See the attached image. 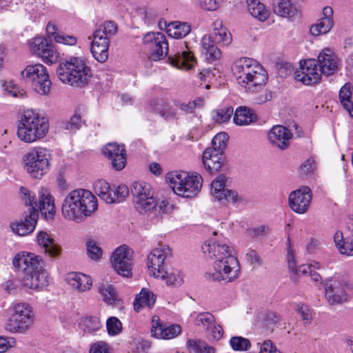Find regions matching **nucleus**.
Masks as SVG:
<instances>
[{"label": "nucleus", "instance_id": "4be33fe9", "mask_svg": "<svg viewBox=\"0 0 353 353\" xmlns=\"http://www.w3.org/2000/svg\"><path fill=\"white\" fill-rule=\"evenodd\" d=\"M74 194L72 191L64 199L61 206L62 214L65 219L80 223L85 220L83 211L79 207Z\"/></svg>", "mask_w": 353, "mask_h": 353}, {"label": "nucleus", "instance_id": "338daca9", "mask_svg": "<svg viewBox=\"0 0 353 353\" xmlns=\"http://www.w3.org/2000/svg\"><path fill=\"white\" fill-rule=\"evenodd\" d=\"M340 248V254L348 256H353V236H347L343 246Z\"/></svg>", "mask_w": 353, "mask_h": 353}, {"label": "nucleus", "instance_id": "f03ea898", "mask_svg": "<svg viewBox=\"0 0 353 353\" xmlns=\"http://www.w3.org/2000/svg\"><path fill=\"white\" fill-rule=\"evenodd\" d=\"M57 74L63 83L76 87L88 84L92 77L90 68L81 57H71L60 63Z\"/></svg>", "mask_w": 353, "mask_h": 353}, {"label": "nucleus", "instance_id": "7c9ffc66", "mask_svg": "<svg viewBox=\"0 0 353 353\" xmlns=\"http://www.w3.org/2000/svg\"><path fill=\"white\" fill-rule=\"evenodd\" d=\"M168 59L171 65L183 70H190L196 63L194 56L189 50H181L174 55H170Z\"/></svg>", "mask_w": 353, "mask_h": 353}, {"label": "nucleus", "instance_id": "2f4dec72", "mask_svg": "<svg viewBox=\"0 0 353 353\" xmlns=\"http://www.w3.org/2000/svg\"><path fill=\"white\" fill-rule=\"evenodd\" d=\"M223 154L214 149L207 148L203 154V163L210 173L219 170L223 165Z\"/></svg>", "mask_w": 353, "mask_h": 353}, {"label": "nucleus", "instance_id": "bb28decb", "mask_svg": "<svg viewBox=\"0 0 353 353\" xmlns=\"http://www.w3.org/2000/svg\"><path fill=\"white\" fill-rule=\"evenodd\" d=\"M292 134L290 130L282 125H274L268 132L270 143L281 150L287 149Z\"/></svg>", "mask_w": 353, "mask_h": 353}, {"label": "nucleus", "instance_id": "39448f33", "mask_svg": "<svg viewBox=\"0 0 353 353\" xmlns=\"http://www.w3.org/2000/svg\"><path fill=\"white\" fill-rule=\"evenodd\" d=\"M117 32V26L111 21L104 22L94 31L91 52L99 62L103 63L107 60L110 40Z\"/></svg>", "mask_w": 353, "mask_h": 353}, {"label": "nucleus", "instance_id": "4d7b16f0", "mask_svg": "<svg viewBox=\"0 0 353 353\" xmlns=\"http://www.w3.org/2000/svg\"><path fill=\"white\" fill-rule=\"evenodd\" d=\"M87 252L90 258L98 260L101 258L103 251L99 245L93 239H90L87 243Z\"/></svg>", "mask_w": 353, "mask_h": 353}, {"label": "nucleus", "instance_id": "9b49d317", "mask_svg": "<svg viewBox=\"0 0 353 353\" xmlns=\"http://www.w3.org/2000/svg\"><path fill=\"white\" fill-rule=\"evenodd\" d=\"M27 45L30 52L41 59L46 64L52 65L59 59V52L53 43L46 37L32 38L28 41Z\"/></svg>", "mask_w": 353, "mask_h": 353}, {"label": "nucleus", "instance_id": "423d86ee", "mask_svg": "<svg viewBox=\"0 0 353 353\" xmlns=\"http://www.w3.org/2000/svg\"><path fill=\"white\" fill-rule=\"evenodd\" d=\"M48 128V119L38 111L33 109L23 111V141L31 143L43 138Z\"/></svg>", "mask_w": 353, "mask_h": 353}, {"label": "nucleus", "instance_id": "774afa93", "mask_svg": "<svg viewBox=\"0 0 353 353\" xmlns=\"http://www.w3.org/2000/svg\"><path fill=\"white\" fill-rule=\"evenodd\" d=\"M108 346L103 341H98L93 343L90 349V353H108Z\"/></svg>", "mask_w": 353, "mask_h": 353}, {"label": "nucleus", "instance_id": "864d4df0", "mask_svg": "<svg viewBox=\"0 0 353 353\" xmlns=\"http://www.w3.org/2000/svg\"><path fill=\"white\" fill-rule=\"evenodd\" d=\"M228 135L225 132H220L216 134L212 140V148L208 149H214L217 152L223 153L226 147Z\"/></svg>", "mask_w": 353, "mask_h": 353}, {"label": "nucleus", "instance_id": "4c0bfd02", "mask_svg": "<svg viewBox=\"0 0 353 353\" xmlns=\"http://www.w3.org/2000/svg\"><path fill=\"white\" fill-rule=\"evenodd\" d=\"M148 190V183L144 181H135L132 184L131 192L133 196V201L137 211L143 210V200L142 196L144 191Z\"/></svg>", "mask_w": 353, "mask_h": 353}, {"label": "nucleus", "instance_id": "8fccbe9b", "mask_svg": "<svg viewBox=\"0 0 353 353\" xmlns=\"http://www.w3.org/2000/svg\"><path fill=\"white\" fill-rule=\"evenodd\" d=\"M233 112V108L232 107H227L212 111V116L216 123H223L229 121Z\"/></svg>", "mask_w": 353, "mask_h": 353}, {"label": "nucleus", "instance_id": "72a5a7b5", "mask_svg": "<svg viewBox=\"0 0 353 353\" xmlns=\"http://www.w3.org/2000/svg\"><path fill=\"white\" fill-rule=\"evenodd\" d=\"M257 119V116L252 110L245 106L238 107L235 111L233 121L239 126L248 125Z\"/></svg>", "mask_w": 353, "mask_h": 353}, {"label": "nucleus", "instance_id": "6ab92c4d", "mask_svg": "<svg viewBox=\"0 0 353 353\" xmlns=\"http://www.w3.org/2000/svg\"><path fill=\"white\" fill-rule=\"evenodd\" d=\"M272 9L274 14L290 21L301 15L298 0H273Z\"/></svg>", "mask_w": 353, "mask_h": 353}, {"label": "nucleus", "instance_id": "1a4fd4ad", "mask_svg": "<svg viewBox=\"0 0 353 353\" xmlns=\"http://www.w3.org/2000/svg\"><path fill=\"white\" fill-rule=\"evenodd\" d=\"M239 263L235 256H228L225 260L215 261L212 271L206 272L205 276L213 281L231 282L239 276Z\"/></svg>", "mask_w": 353, "mask_h": 353}, {"label": "nucleus", "instance_id": "0eeeda50", "mask_svg": "<svg viewBox=\"0 0 353 353\" xmlns=\"http://www.w3.org/2000/svg\"><path fill=\"white\" fill-rule=\"evenodd\" d=\"M23 81L41 95L49 94L52 82L47 68L41 63L29 65L23 70Z\"/></svg>", "mask_w": 353, "mask_h": 353}, {"label": "nucleus", "instance_id": "f704fd0d", "mask_svg": "<svg viewBox=\"0 0 353 353\" xmlns=\"http://www.w3.org/2000/svg\"><path fill=\"white\" fill-rule=\"evenodd\" d=\"M11 314L6 324V329L10 332H17L21 328L22 322V305L14 303L11 307Z\"/></svg>", "mask_w": 353, "mask_h": 353}, {"label": "nucleus", "instance_id": "37998d69", "mask_svg": "<svg viewBox=\"0 0 353 353\" xmlns=\"http://www.w3.org/2000/svg\"><path fill=\"white\" fill-rule=\"evenodd\" d=\"M30 208L31 212H26L28 214H26L23 219V236L33 232L38 222V210Z\"/></svg>", "mask_w": 353, "mask_h": 353}, {"label": "nucleus", "instance_id": "6e6d98bb", "mask_svg": "<svg viewBox=\"0 0 353 353\" xmlns=\"http://www.w3.org/2000/svg\"><path fill=\"white\" fill-rule=\"evenodd\" d=\"M129 194L128 188L123 184L119 185L114 190H112V203L123 201Z\"/></svg>", "mask_w": 353, "mask_h": 353}, {"label": "nucleus", "instance_id": "6e6552de", "mask_svg": "<svg viewBox=\"0 0 353 353\" xmlns=\"http://www.w3.org/2000/svg\"><path fill=\"white\" fill-rule=\"evenodd\" d=\"M325 296L331 305L347 303L353 290L352 284L344 278L334 277L324 283Z\"/></svg>", "mask_w": 353, "mask_h": 353}, {"label": "nucleus", "instance_id": "473e14b6", "mask_svg": "<svg viewBox=\"0 0 353 353\" xmlns=\"http://www.w3.org/2000/svg\"><path fill=\"white\" fill-rule=\"evenodd\" d=\"M249 13L260 21H265L270 16V10L259 0H246Z\"/></svg>", "mask_w": 353, "mask_h": 353}, {"label": "nucleus", "instance_id": "603ef678", "mask_svg": "<svg viewBox=\"0 0 353 353\" xmlns=\"http://www.w3.org/2000/svg\"><path fill=\"white\" fill-rule=\"evenodd\" d=\"M37 206L36 194L23 188V213L26 212H31L32 208L34 210H37L36 207Z\"/></svg>", "mask_w": 353, "mask_h": 353}, {"label": "nucleus", "instance_id": "a211bd4d", "mask_svg": "<svg viewBox=\"0 0 353 353\" xmlns=\"http://www.w3.org/2000/svg\"><path fill=\"white\" fill-rule=\"evenodd\" d=\"M226 177L221 174L211 183V192L218 201L225 200L228 203H236L242 201L236 192L225 188Z\"/></svg>", "mask_w": 353, "mask_h": 353}, {"label": "nucleus", "instance_id": "13d9d810", "mask_svg": "<svg viewBox=\"0 0 353 353\" xmlns=\"http://www.w3.org/2000/svg\"><path fill=\"white\" fill-rule=\"evenodd\" d=\"M81 123L82 120L81 115L75 112L69 121L63 123V128L69 130L70 132H75L81 128Z\"/></svg>", "mask_w": 353, "mask_h": 353}, {"label": "nucleus", "instance_id": "3c124183", "mask_svg": "<svg viewBox=\"0 0 353 353\" xmlns=\"http://www.w3.org/2000/svg\"><path fill=\"white\" fill-rule=\"evenodd\" d=\"M230 345L233 350L239 352L247 351L251 347L250 340L242 336H232Z\"/></svg>", "mask_w": 353, "mask_h": 353}, {"label": "nucleus", "instance_id": "c85d7f7f", "mask_svg": "<svg viewBox=\"0 0 353 353\" xmlns=\"http://www.w3.org/2000/svg\"><path fill=\"white\" fill-rule=\"evenodd\" d=\"M65 281L73 290L78 292L88 291L92 285L91 277L81 272H69L66 275Z\"/></svg>", "mask_w": 353, "mask_h": 353}, {"label": "nucleus", "instance_id": "c03bdc74", "mask_svg": "<svg viewBox=\"0 0 353 353\" xmlns=\"http://www.w3.org/2000/svg\"><path fill=\"white\" fill-rule=\"evenodd\" d=\"M79 325L84 332L89 334L97 332L102 327L101 321L97 316H87L81 320Z\"/></svg>", "mask_w": 353, "mask_h": 353}, {"label": "nucleus", "instance_id": "69168bd1", "mask_svg": "<svg viewBox=\"0 0 353 353\" xmlns=\"http://www.w3.org/2000/svg\"><path fill=\"white\" fill-rule=\"evenodd\" d=\"M295 310L301 314L304 323H310L312 320V313L307 305L303 304H297Z\"/></svg>", "mask_w": 353, "mask_h": 353}, {"label": "nucleus", "instance_id": "f3484780", "mask_svg": "<svg viewBox=\"0 0 353 353\" xmlns=\"http://www.w3.org/2000/svg\"><path fill=\"white\" fill-rule=\"evenodd\" d=\"M202 250L206 257L215 261L225 260L228 256H234V249L226 240L220 241H206L202 245Z\"/></svg>", "mask_w": 353, "mask_h": 353}, {"label": "nucleus", "instance_id": "393cba45", "mask_svg": "<svg viewBox=\"0 0 353 353\" xmlns=\"http://www.w3.org/2000/svg\"><path fill=\"white\" fill-rule=\"evenodd\" d=\"M316 61L321 72L325 76L333 74L339 68V59L333 51L329 48L323 49L319 54Z\"/></svg>", "mask_w": 353, "mask_h": 353}, {"label": "nucleus", "instance_id": "9d476101", "mask_svg": "<svg viewBox=\"0 0 353 353\" xmlns=\"http://www.w3.org/2000/svg\"><path fill=\"white\" fill-rule=\"evenodd\" d=\"M26 167L32 177L41 179L49 170L50 154L46 149L34 148L26 154Z\"/></svg>", "mask_w": 353, "mask_h": 353}, {"label": "nucleus", "instance_id": "c756f323", "mask_svg": "<svg viewBox=\"0 0 353 353\" xmlns=\"http://www.w3.org/2000/svg\"><path fill=\"white\" fill-rule=\"evenodd\" d=\"M36 242L44 249V252L50 257H57L61 254V248L46 231H39L37 234Z\"/></svg>", "mask_w": 353, "mask_h": 353}, {"label": "nucleus", "instance_id": "0e129e2a", "mask_svg": "<svg viewBox=\"0 0 353 353\" xmlns=\"http://www.w3.org/2000/svg\"><path fill=\"white\" fill-rule=\"evenodd\" d=\"M54 41L58 43L66 46H74L77 43V39L73 35L60 32L59 34L56 35Z\"/></svg>", "mask_w": 353, "mask_h": 353}, {"label": "nucleus", "instance_id": "e433bc0d", "mask_svg": "<svg viewBox=\"0 0 353 353\" xmlns=\"http://www.w3.org/2000/svg\"><path fill=\"white\" fill-rule=\"evenodd\" d=\"M98 292L101 296L103 301L110 305H116L119 303L118 292L115 288L109 283H103L98 287Z\"/></svg>", "mask_w": 353, "mask_h": 353}, {"label": "nucleus", "instance_id": "79ce46f5", "mask_svg": "<svg viewBox=\"0 0 353 353\" xmlns=\"http://www.w3.org/2000/svg\"><path fill=\"white\" fill-rule=\"evenodd\" d=\"M165 272L166 275L164 277H158L157 279L165 280L168 285L179 286L183 283V275L179 270L172 268L168 269L167 267Z\"/></svg>", "mask_w": 353, "mask_h": 353}, {"label": "nucleus", "instance_id": "412c9836", "mask_svg": "<svg viewBox=\"0 0 353 353\" xmlns=\"http://www.w3.org/2000/svg\"><path fill=\"white\" fill-rule=\"evenodd\" d=\"M103 154L111 160L115 170H121L125 166L126 152L124 145L110 143L103 149Z\"/></svg>", "mask_w": 353, "mask_h": 353}, {"label": "nucleus", "instance_id": "4468645a", "mask_svg": "<svg viewBox=\"0 0 353 353\" xmlns=\"http://www.w3.org/2000/svg\"><path fill=\"white\" fill-rule=\"evenodd\" d=\"M143 43L149 45L150 59L159 61L168 53L169 48L165 35L160 32H149L143 37Z\"/></svg>", "mask_w": 353, "mask_h": 353}, {"label": "nucleus", "instance_id": "cd10ccee", "mask_svg": "<svg viewBox=\"0 0 353 353\" xmlns=\"http://www.w3.org/2000/svg\"><path fill=\"white\" fill-rule=\"evenodd\" d=\"M288 246L287 249V258L288 262L289 270L293 273L292 276L293 280H296V276H309L310 272L313 270L312 268L319 269L320 264L319 263H314V264L310 265H301L298 268H296L295 255L293 249L291 247L290 243V238L288 239Z\"/></svg>", "mask_w": 353, "mask_h": 353}, {"label": "nucleus", "instance_id": "b1692460", "mask_svg": "<svg viewBox=\"0 0 353 353\" xmlns=\"http://www.w3.org/2000/svg\"><path fill=\"white\" fill-rule=\"evenodd\" d=\"M333 9L330 6H325L322 10V16L316 23L311 26L310 32L313 36L327 34L334 26Z\"/></svg>", "mask_w": 353, "mask_h": 353}, {"label": "nucleus", "instance_id": "c9c22d12", "mask_svg": "<svg viewBox=\"0 0 353 353\" xmlns=\"http://www.w3.org/2000/svg\"><path fill=\"white\" fill-rule=\"evenodd\" d=\"M155 301L156 296L154 293L143 288L136 296L134 301V308L137 312H139L143 307L151 308L154 305Z\"/></svg>", "mask_w": 353, "mask_h": 353}, {"label": "nucleus", "instance_id": "ddd939ff", "mask_svg": "<svg viewBox=\"0 0 353 353\" xmlns=\"http://www.w3.org/2000/svg\"><path fill=\"white\" fill-rule=\"evenodd\" d=\"M114 270L124 277L132 276L133 265V251L126 245L117 248L110 257Z\"/></svg>", "mask_w": 353, "mask_h": 353}, {"label": "nucleus", "instance_id": "aec40b11", "mask_svg": "<svg viewBox=\"0 0 353 353\" xmlns=\"http://www.w3.org/2000/svg\"><path fill=\"white\" fill-rule=\"evenodd\" d=\"M79 207L82 208L84 219L90 216L98 208L97 197L89 190L77 189L72 190Z\"/></svg>", "mask_w": 353, "mask_h": 353}, {"label": "nucleus", "instance_id": "a878e982", "mask_svg": "<svg viewBox=\"0 0 353 353\" xmlns=\"http://www.w3.org/2000/svg\"><path fill=\"white\" fill-rule=\"evenodd\" d=\"M39 210L46 220H52L56 214L54 199L50 190L41 188L38 192Z\"/></svg>", "mask_w": 353, "mask_h": 353}, {"label": "nucleus", "instance_id": "dca6fc26", "mask_svg": "<svg viewBox=\"0 0 353 353\" xmlns=\"http://www.w3.org/2000/svg\"><path fill=\"white\" fill-rule=\"evenodd\" d=\"M323 74L317 61L309 59L300 61V68L296 73V78L303 83L311 85L317 83Z\"/></svg>", "mask_w": 353, "mask_h": 353}, {"label": "nucleus", "instance_id": "49530a36", "mask_svg": "<svg viewBox=\"0 0 353 353\" xmlns=\"http://www.w3.org/2000/svg\"><path fill=\"white\" fill-rule=\"evenodd\" d=\"M18 274H10L7 281L2 283L0 287L10 295L16 294L19 289L20 280Z\"/></svg>", "mask_w": 353, "mask_h": 353}, {"label": "nucleus", "instance_id": "f8f14e48", "mask_svg": "<svg viewBox=\"0 0 353 353\" xmlns=\"http://www.w3.org/2000/svg\"><path fill=\"white\" fill-rule=\"evenodd\" d=\"M171 255L168 245H160L151 250L148 256L147 266L151 276L158 278L164 277L167 268L166 259Z\"/></svg>", "mask_w": 353, "mask_h": 353}, {"label": "nucleus", "instance_id": "f257e3e1", "mask_svg": "<svg viewBox=\"0 0 353 353\" xmlns=\"http://www.w3.org/2000/svg\"><path fill=\"white\" fill-rule=\"evenodd\" d=\"M232 70L237 83L250 93L261 92L268 80V74L256 60L243 57L236 60Z\"/></svg>", "mask_w": 353, "mask_h": 353}, {"label": "nucleus", "instance_id": "09e8293b", "mask_svg": "<svg viewBox=\"0 0 353 353\" xmlns=\"http://www.w3.org/2000/svg\"><path fill=\"white\" fill-rule=\"evenodd\" d=\"M188 347L194 353H215L216 349L205 342L190 339L187 341Z\"/></svg>", "mask_w": 353, "mask_h": 353}, {"label": "nucleus", "instance_id": "ea45409f", "mask_svg": "<svg viewBox=\"0 0 353 353\" xmlns=\"http://www.w3.org/2000/svg\"><path fill=\"white\" fill-rule=\"evenodd\" d=\"M190 26L186 22L174 21L170 23L167 28L168 35L175 39L185 37L190 33Z\"/></svg>", "mask_w": 353, "mask_h": 353}, {"label": "nucleus", "instance_id": "a18cd8bd", "mask_svg": "<svg viewBox=\"0 0 353 353\" xmlns=\"http://www.w3.org/2000/svg\"><path fill=\"white\" fill-rule=\"evenodd\" d=\"M214 32L217 41L223 43V45H229L232 41V35L225 28L222 26L221 21H216L214 23Z\"/></svg>", "mask_w": 353, "mask_h": 353}, {"label": "nucleus", "instance_id": "58836bf2", "mask_svg": "<svg viewBox=\"0 0 353 353\" xmlns=\"http://www.w3.org/2000/svg\"><path fill=\"white\" fill-rule=\"evenodd\" d=\"M339 99L343 107L353 117V87L345 83L339 91Z\"/></svg>", "mask_w": 353, "mask_h": 353}, {"label": "nucleus", "instance_id": "20e7f679", "mask_svg": "<svg viewBox=\"0 0 353 353\" xmlns=\"http://www.w3.org/2000/svg\"><path fill=\"white\" fill-rule=\"evenodd\" d=\"M23 288L39 291L49 283L43 260L34 253H23Z\"/></svg>", "mask_w": 353, "mask_h": 353}, {"label": "nucleus", "instance_id": "2eb2a0df", "mask_svg": "<svg viewBox=\"0 0 353 353\" xmlns=\"http://www.w3.org/2000/svg\"><path fill=\"white\" fill-rule=\"evenodd\" d=\"M312 193L307 186H302L291 192L288 196L290 208L296 214H305L309 209Z\"/></svg>", "mask_w": 353, "mask_h": 353}, {"label": "nucleus", "instance_id": "5701e85b", "mask_svg": "<svg viewBox=\"0 0 353 353\" xmlns=\"http://www.w3.org/2000/svg\"><path fill=\"white\" fill-rule=\"evenodd\" d=\"M181 332V327L179 325H163L159 318L154 316L152 320L151 335L158 339L169 340L177 336Z\"/></svg>", "mask_w": 353, "mask_h": 353}, {"label": "nucleus", "instance_id": "bf43d9fd", "mask_svg": "<svg viewBox=\"0 0 353 353\" xmlns=\"http://www.w3.org/2000/svg\"><path fill=\"white\" fill-rule=\"evenodd\" d=\"M214 321V317L211 313L202 312L197 315L195 319V324L196 325H202L204 328L208 330Z\"/></svg>", "mask_w": 353, "mask_h": 353}, {"label": "nucleus", "instance_id": "7ed1b4c3", "mask_svg": "<svg viewBox=\"0 0 353 353\" xmlns=\"http://www.w3.org/2000/svg\"><path fill=\"white\" fill-rule=\"evenodd\" d=\"M166 181L173 192L183 198L194 197L200 192L203 185V179L200 174L184 171L168 172Z\"/></svg>", "mask_w": 353, "mask_h": 353}, {"label": "nucleus", "instance_id": "680f3d73", "mask_svg": "<svg viewBox=\"0 0 353 353\" xmlns=\"http://www.w3.org/2000/svg\"><path fill=\"white\" fill-rule=\"evenodd\" d=\"M108 332L110 335H117L122 330V323L117 317H110L106 322Z\"/></svg>", "mask_w": 353, "mask_h": 353}, {"label": "nucleus", "instance_id": "e2e57ef3", "mask_svg": "<svg viewBox=\"0 0 353 353\" xmlns=\"http://www.w3.org/2000/svg\"><path fill=\"white\" fill-rule=\"evenodd\" d=\"M203 105L202 99H196L188 103H181L179 105L180 110L186 114H192L196 108H201Z\"/></svg>", "mask_w": 353, "mask_h": 353}, {"label": "nucleus", "instance_id": "de8ad7c7", "mask_svg": "<svg viewBox=\"0 0 353 353\" xmlns=\"http://www.w3.org/2000/svg\"><path fill=\"white\" fill-rule=\"evenodd\" d=\"M170 209L169 203L166 201L157 202L155 200V206L150 209L146 213L151 219H159L163 214L167 213Z\"/></svg>", "mask_w": 353, "mask_h": 353}, {"label": "nucleus", "instance_id": "5fc2aeb1", "mask_svg": "<svg viewBox=\"0 0 353 353\" xmlns=\"http://www.w3.org/2000/svg\"><path fill=\"white\" fill-rule=\"evenodd\" d=\"M144 194L142 196L143 200V210L142 211H138L140 214H145L148 212V210L154 206H155V198L153 196V192L151 185L148 183V190L144 191Z\"/></svg>", "mask_w": 353, "mask_h": 353}, {"label": "nucleus", "instance_id": "052dcab7", "mask_svg": "<svg viewBox=\"0 0 353 353\" xmlns=\"http://www.w3.org/2000/svg\"><path fill=\"white\" fill-rule=\"evenodd\" d=\"M35 314L29 305L23 303V330L30 328L34 323Z\"/></svg>", "mask_w": 353, "mask_h": 353}, {"label": "nucleus", "instance_id": "a19ab883", "mask_svg": "<svg viewBox=\"0 0 353 353\" xmlns=\"http://www.w3.org/2000/svg\"><path fill=\"white\" fill-rule=\"evenodd\" d=\"M94 190L95 193L105 203H112V189L106 181L103 179L97 181L94 184Z\"/></svg>", "mask_w": 353, "mask_h": 353}]
</instances>
